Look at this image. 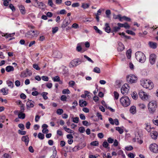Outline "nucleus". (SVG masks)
<instances>
[{
	"instance_id": "obj_1",
	"label": "nucleus",
	"mask_w": 158,
	"mask_h": 158,
	"mask_svg": "<svg viewBox=\"0 0 158 158\" xmlns=\"http://www.w3.org/2000/svg\"><path fill=\"white\" fill-rule=\"evenodd\" d=\"M140 84L144 88L149 89H151L153 87V83L149 79H142L140 81Z\"/></svg>"
},
{
	"instance_id": "obj_2",
	"label": "nucleus",
	"mask_w": 158,
	"mask_h": 158,
	"mask_svg": "<svg viewBox=\"0 0 158 158\" xmlns=\"http://www.w3.org/2000/svg\"><path fill=\"white\" fill-rule=\"evenodd\" d=\"M157 107V102L155 101H152L149 102L148 104V108L150 113H154Z\"/></svg>"
},
{
	"instance_id": "obj_3",
	"label": "nucleus",
	"mask_w": 158,
	"mask_h": 158,
	"mask_svg": "<svg viewBox=\"0 0 158 158\" xmlns=\"http://www.w3.org/2000/svg\"><path fill=\"white\" fill-rule=\"evenodd\" d=\"M136 59L141 63H144L146 60V57L145 54L141 52H137L135 53Z\"/></svg>"
},
{
	"instance_id": "obj_4",
	"label": "nucleus",
	"mask_w": 158,
	"mask_h": 158,
	"mask_svg": "<svg viewBox=\"0 0 158 158\" xmlns=\"http://www.w3.org/2000/svg\"><path fill=\"white\" fill-rule=\"evenodd\" d=\"M120 102L121 105L124 107L129 106L131 103V101L127 96H123L120 99Z\"/></svg>"
},
{
	"instance_id": "obj_5",
	"label": "nucleus",
	"mask_w": 158,
	"mask_h": 158,
	"mask_svg": "<svg viewBox=\"0 0 158 158\" xmlns=\"http://www.w3.org/2000/svg\"><path fill=\"white\" fill-rule=\"evenodd\" d=\"M135 139L137 140L138 142L140 144H142L143 142V140L141 139L142 136V134L141 131L138 129H136L135 133Z\"/></svg>"
},
{
	"instance_id": "obj_6",
	"label": "nucleus",
	"mask_w": 158,
	"mask_h": 158,
	"mask_svg": "<svg viewBox=\"0 0 158 158\" xmlns=\"http://www.w3.org/2000/svg\"><path fill=\"white\" fill-rule=\"evenodd\" d=\"M130 89V86L127 84H125L122 86L121 89V93L124 95L127 94Z\"/></svg>"
},
{
	"instance_id": "obj_7",
	"label": "nucleus",
	"mask_w": 158,
	"mask_h": 158,
	"mask_svg": "<svg viewBox=\"0 0 158 158\" xmlns=\"http://www.w3.org/2000/svg\"><path fill=\"white\" fill-rule=\"evenodd\" d=\"M137 80L136 76L134 75L128 76L127 77V80L129 83H135Z\"/></svg>"
},
{
	"instance_id": "obj_8",
	"label": "nucleus",
	"mask_w": 158,
	"mask_h": 158,
	"mask_svg": "<svg viewBox=\"0 0 158 158\" xmlns=\"http://www.w3.org/2000/svg\"><path fill=\"white\" fill-rule=\"evenodd\" d=\"M150 150L155 153H157L158 152V146L155 143H152L150 144L149 147Z\"/></svg>"
},
{
	"instance_id": "obj_9",
	"label": "nucleus",
	"mask_w": 158,
	"mask_h": 158,
	"mask_svg": "<svg viewBox=\"0 0 158 158\" xmlns=\"http://www.w3.org/2000/svg\"><path fill=\"white\" fill-rule=\"evenodd\" d=\"M32 74L30 71L27 69L25 70L22 71L21 73L20 77H25L28 76H30Z\"/></svg>"
},
{
	"instance_id": "obj_10",
	"label": "nucleus",
	"mask_w": 158,
	"mask_h": 158,
	"mask_svg": "<svg viewBox=\"0 0 158 158\" xmlns=\"http://www.w3.org/2000/svg\"><path fill=\"white\" fill-rule=\"evenodd\" d=\"M139 94L140 98L142 100H145L148 98V95L147 94L142 90H140Z\"/></svg>"
},
{
	"instance_id": "obj_11",
	"label": "nucleus",
	"mask_w": 158,
	"mask_h": 158,
	"mask_svg": "<svg viewBox=\"0 0 158 158\" xmlns=\"http://www.w3.org/2000/svg\"><path fill=\"white\" fill-rule=\"evenodd\" d=\"M79 61L77 59L72 60L70 63L69 66L70 68L75 67L79 64Z\"/></svg>"
},
{
	"instance_id": "obj_12",
	"label": "nucleus",
	"mask_w": 158,
	"mask_h": 158,
	"mask_svg": "<svg viewBox=\"0 0 158 158\" xmlns=\"http://www.w3.org/2000/svg\"><path fill=\"white\" fill-rule=\"evenodd\" d=\"M156 56L154 54L150 55L149 57V61L150 63L152 64H153L155 62Z\"/></svg>"
},
{
	"instance_id": "obj_13",
	"label": "nucleus",
	"mask_w": 158,
	"mask_h": 158,
	"mask_svg": "<svg viewBox=\"0 0 158 158\" xmlns=\"http://www.w3.org/2000/svg\"><path fill=\"white\" fill-rule=\"evenodd\" d=\"M52 55L54 57L58 58H61L62 56L61 53L58 51H54Z\"/></svg>"
},
{
	"instance_id": "obj_14",
	"label": "nucleus",
	"mask_w": 158,
	"mask_h": 158,
	"mask_svg": "<svg viewBox=\"0 0 158 158\" xmlns=\"http://www.w3.org/2000/svg\"><path fill=\"white\" fill-rule=\"evenodd\" d=\"M109 121L111 124L113 125L115 124L116 125H118L119 124V123L118 120L117 119H115L114 120L111 118H109L108 119Z\"/></svg>"
},
{
	"instance_id": "obj_15",
	"label": "nucleus",
	"mask_w": 158,
	"mask_h": 158,
	"mask_svg": "<svg viewBox=\"0 0 158 158\" xmlns=\"http://www.w3.org/2000/svg\"><path fill=\"white\" fill-rule=\"evenodd\" d=\"M48 126L46 124H43L42 126V127L43 128L42 132L44 134L47 133L48 132V130L47 129Z\"/></svg>"
},
{
	"instance_id": "obj_16",
	"label": "nucleus",
	"mask_w": 158,
	"mask_h": 158,
	"mask_svg": "<svg viewBox=\"0 0 158 158\" xmlns=\"http://www.w3.org/2000/svg\"><path fill=\"white\" fill-rule=\"evenodd\" d=\"M105 27L104 28L105 31L108 33H110L111 32L110 27L109 23H106L105 25Z\"/></svg>"
},
{
	"instance_id": "obj_17",
	"label": "nucleus",
	"mask_w": 158,
	"mask_h": 158,
	"mask_svg": "<svg viewBox=\"0 0 158 158\" xmlns=\"http://www.w3.org/2000/svg\"><path fill=\"white\" fill-rule=\"evenodd\" d=\"M19 112V113L18 114V116L19 118L20 119H23L25 117V114L24 113H23V112L22 111H19L17 110L15 111V112Z\"/></svg>"
},
{
	"instance_id": "obj_18",
	"label": "nucleus",
	"mask_w": 158,
	"mask_h": 158,
	"mask_svg": "<svg viewBox=\"0 0 158 158\" xmlns=\"http://www.w3.org/2000/svg\"><path fill=\"white\" fill-rule=\"evenodd\" d=\"M22 141L24 142L25 144L27 146L29 141V138L27 135L23 136L22 138Z\"/></svg>"
},
{
	"instance_id": "obj_19",
	"label": "nucleus",
	"mask_w": 158,
	"mask_h": 158,
	"mask_svg": "<svg viewBox=\"0 0 158 158\" xmlns=\"http://www.w3.org/2000/svg\"><path fill=\"white\" fill-rule=\"evenodd\" d=\"M117 49L118 51L119 52L122 51L124 49V45L121 42H120L118 43Z\"/></svg>"
},
{
	"instance_id": "obj_20",
	"label": "nucleus",
	"mask_w": 158,
	"mask_h": 158,
	"mask_svg": "<svg viewBox=\"0 0 158 158\" xmlns=\"http://www.w3.org/2000/svg\"><path fill=\"white\" fill-rule=\"evenodd\" d=\"M35 5L39 8L41 9H43L44 8L45 6V4L44 3H43L42 2H37L36 4Z\"/></svg>"
},
{
	"instance_id": "obj_21",
	"label": "nucleus",
	"mask_w": 158,
	"mask_h": 158,
	"mask_svg": "<svg viewBox=\"0 0 158 158\" xmlns=\"http://www.w3.org/2000/svg\"><path fill=\"white\" fill-rule=\"evenodd\" d=\"M152 138L154 139H156L158 135V133L156 131H153L151 134Z\"/></svg>"
},
{
	"instance_id": "obj_22",
	"label": "nucleus",
	"mask_w": 158,
	"mask_h": 158,
	"mask_svg": "<svg viewBox=\"0 0 158 158\" xmlns=\"http://www.w3.org/2000/svg\"><path fill=\"white\" fill-rule=\"evenodd\" d=\"M34 103L33 101L32 100H29L27 102V106L29 108L33 107L34 106Z\"/></svg>"
},
{
	"instance_id": "obj_23",
	"label": "nucleus",
	"mask_w": 158,
	"mask_h": 158,
	"mask_svg": "<svg viewBox=\"0 0 158 158\" xmlns=\"http://www.w3.org/2000/svg\"><path fill=\"white\" fill-rule=\"evenodd\" d=\"M8 89L3 88L0 90V92L2 93L3 95H6L8 94Z\"/></svg>"
},
{
	"instance_id": "obj_24",
	"label": "nucleus",
	"mask_w": 158,
	"mask_h": 158,
	"mask_svg": "<svg viewBox=\"0 0 158 158\" xmlns=\"http://www.w3.org/2000/svg\"><path fill=\"white\" fill-rule=\"evenodd\" d=\"M19 10L22 14L24 15L25 14V9L24 7L22 5H21L19 6Z\"/></svg>"
},
{
	"instance_id": "obj_25",
	"label": "nucleus",
	"mask_w": 158,
	"mask_h": 158,
	"mask_svg": "<svg viewBox=\"0 0 158 158\" xmlns=\"http://www.w3.org/2000/svg\"><path fill=\"white\" fill-rule=\"evenodd\" d=\"M76 50L78 52H80L81 53L85 51V50L84 49H83L81 48V46L80 44H78L76 48Z\"/></svg>"
},
{
	"instance_id": "obj_26",
	"label": "nucleus",
	"mask_w": 158,
	"mask_h": 158,
	"mask_svg": "<svg viewBox=\"0 0 158 158\" xmlns=\"http://www.w3.org/2000/svg\"><path fill=\"white\" fill-rule=\"evenodd\" d=\"M148 44L150 47L153 49H155L157 47V44L152 42H149Z\"/></svg>"
},
{
	"instance_id": "obj_27",
	"label": "nucleus",
	"mask_w": 158,
	"mask_h": 158,
	"mask_svg": "<svg viewBox=\"0 0 158 158\" xmlns=\"http://www.w3.org/2000/svg\"><path fill=\"white\" fill-rule=\"evenodd\" d=\"M130 112L132 114H135L136 112V107L134 106H131L130 109Z\"/></svg>"
},
{
	"instance_id": "obj_28",
	"label": "nucleus",
	"mask_w": 158,
	"mask_h": 158,
	"mask_svg": "<svg viewBox=\"0 0 158 158\" xmlns=\"http://www.w3.org/2000/svg\"><path fill=\"white\" fill-rule=\"evenodd\" d=\"M6 70L7 72H9L14 71V69L13 66L10 65L6 67Z\"/></svg>"
},
{
	"instance_id": "obj_29",
	"label": "nucleus",
	"mask_w": 158,
	"mask_h": 158,
	"mask_svg": "<svg viewBox=\"0 0 158 158\" xmlns=\"http://www.w3.org/2000/svg\"><path fill=\"white\" fill-rule=\"evenodd\" d=\"M145 129L148 132H150L151 131V128L150 124L149 123H146L145 124Z\"/></svg>"
},
{
	"instance_id": "obj_30",
	"label": "nucleus",
	"mask_w": 158,
	"mask_h": 158,
	"mask_svg": "<svg viewBox=\"0 0 158 158\" xmlns=\"http://www.w3.org/2000/svg\"><path fill=\"white\" fill-rule=\"evenodd\" d=\"M70 23V21L69 20H64L63 22V25L62 27H65L67 25L69 24Z\"/></svg>"
},
{
	"instance_id": "obj_31",
	"label": "nucleus",
	"mask_w": 158,
	"mask_h": 158,
	"mask_svg": "<svg viewBox=\"0 0 158 158\" xmlns=\"http://www.w3.org/2000/svg\"><path fill=\"white\" fill-rule=\"evenodd\" d=\"M79 105L81 107L85 106L87 105V102L85 101L82 100L79 101Z\"/></svg>"
},
{
	"instance_id": "obj_32",
	"label": "nucleus",
	"mask_w": 158,
	"mask_h": 158,
	"mask_svg": "<svg viewBox=\"0 0 158 158\" xmlns=\"http://www.w3.org/2000/svg\"><path fill=\"white\" fill-rule=\"evenodd\" d=\"M131 50L129 49L127 50L126 52V56L128 59H130L131 57Z\"/></svg>"
},
{
	"instance_id": "obj_33",
	"label": "nucleus",
	"mask_w": 158,
	"mask_h": 158,
	"mask_svg": "<svg viewBox=\"0 0 158 158\" xmlns=\"http://www.w3.org/2000/svg\"><path fill=\"white\" fill-rule=\"evenodd\" d=\"M6 84L8 85V87L12 88L14 86V84L13 82L10 80H7L6 81Z\"/></svg>"
},
{
	"instance_id": "obj_34",
	"label": "nucleus",
	"mask_w": 158,
	"mask_h": 158,
	"mask_svg": "<svg viewBox=\"0 0 158 158\" xmlns=\"http://www.w3.org/2000/svg\"><path fill=\"white\" fill-rule=\"evenodd\" d=\"M118 155L121 156L122 158H125V157L124 154L123 153V151L122 150H119L117 153Z\"/></svg>"
},
{
	"instance_id": "obj_35",
	"label": "nucleus",
	"mask_w": 158,
	"mask_h": 158,
	"mask_svg": "<svg viewBox=\"0 0 158 158\" xmlns=\"http://www.w3.org/2000/svg\"><path fill=\"white\" fill-rule=\"evenodd\" d=\"M90 4L88 3H82L81 7L84 9H86L89 8Z\"/></svg>"
},
{
	"instance_id": "obj_36",
	"label": "nucleus",
	"mask_w": 158,
	"mask_h": 158,
	"mask_svg": "<svg viewBox=\"0 0 158 158\" xmlns=\"http://www.w3.org/2000/svg\"><path fill=\"white\" fill-rule=\"evenodd\" d=\"M94 28L96 32L100 34H102V31L99 29L96 26H94Z\"/></svg>"
},
{
	"instance_id": "obj_37",
	"label": "nucleus",
	"mask_w": 158,
	"mask_h": 158,
	"mask_svg": "<svg viewBox=\"0 0 158 158\" xmlns=\"http://www.w3.org/2000/svg\"><path fill=\"white\" fill-rule=\"evenodd\" d=\"M113 94L114 99H118L119 96V94L116 91H114Z\"/></svg>"
},
{
	"instance_id": "obj_38",
	"label": "nucleus",
	"mask_w": 158,
	"mask_h": 158,
	"mask_svg": "<svg viewBox=\"0 0 158 158\" xmlns=\"http://www.w3.org/2000/svg\"><path fill=\"white\" fill-rule=\"evenodd\" d=\"M120 29L118 27H114L112 28L111 31L112 32H116L118 31Z\"/></svg>"
},
{
	"instance_id": "obj_39",
	"label": "nucleus",
	"mask_w": 158,
	"mask_h": 158,
	"mask_svg": "<svg viewBox=\"0 0 158 158\" xmlns=\"http://www.w3.org/2000/svg\"><path fill=\"white\" fill-rule=\"evenodd\" d=\"M132 98L134 99H136L138 98V95L136 92H133L131 95Z\"/></svg>"
},
{
	"instance_id": "obj_40",
	"label": "nucleus",
	"mask_w": 158,
	"mask_h": 158,
	"mask_svg": "<svg viewBox=\"0 0 158 158\" xmlns=\"http://www.w3.org/2000/svg\"><path fill=\"white\" fill-rule=\"evenodd\" d=\"M57 154V151L56 149L53 150L52 155L50 156V158H55Z\"/></svg>"
},
{
	"instance_id": "obj_41",
	"label": "nucleus",
	"mask_w": 158,
	"mask_h": 158,
	"mask_svg": "<svg viewBox=\"0 0 158 158\" xmlns=\"http://www.w3.org/2000/svg\"><path fill=\"white\" fill-rule=\"evenodd\" d=\"M38 137L39 139L42 140L44 139V135L41 133H39L38 134Z\"/></svg>"
},
{
	"instance_id": "obj_42",
	"label": "nucleus",
	"mask_w": 158,
	"mask_h": 158,
	"mask_svg": "<svg viewBox=\"0 0 158 158\" xmlns=\"http://www.w3.org/2000/svg\"><path fill=\"white\" fill-rule=\"evenodd\" d=\"M48 94V93L47 92H44L42 93V96L44 99L46 100L48 98L47 95Z\"/></svg>"
},
{
	"instance_id": "obj_43",
	"label": "nucleus",
	"mask_w": 158,
	"mask_h": 158,
	"mask_svg": "<svg viewBox=\"0 0 158 158\" xmlns=\"http://www.w3.org/2000/svg\"><path fill=\"white\" fill-rule=\"evenodd\" d=\"M116 130L118 131L120 134H122L123 132V130L119 127H116Z\"/></svg>"
},
{
	"instance_id": "obj_44",
	"label": "nucleus",
	"mask_w": 158,
	"mask_h": 158,
	"mask_svg": "<svg viewBox=\"0 0 158 158\" xmlns=\"http://www.w3.org/2000/svg\"><path fill=\"white\" fill-rule=\"evenodd\" d=\"M69 86L72 88H73L74 86L76 85L75 82L73 81H70L69 82Z\"/></svg>"
},
{
	"instance_id": "obj_45",
	"label": "nucleus",
	"mask_w": 158,
	"mask_h": 158,
	"mask_svg": "<svg viewBox=\"0 0 158 158\" xmlns=\"http://www.w3.org/2000/svg\"><path fill=\"white\" fill-rule=\"evenodd\" d=\"M64 112L63 109H59L56 110V113L58 115H61Z\"/></svg>"
},
{
	"instance_id": "obj_46",
	"label": "nucleus",
	"mask_w": 158,
	"mask_h": 158,
	"mask_svg": "<svg viewBox=\"0 0 158 158\" xmlns=\"http://www.w3.org/2000/svg\"><path fill=\"white\" fill-rule=\"evenodd\" d=\"M72 119L73 120V121L76 123H78L79 122V118L78 117H72Z\"/></svg>"
},
{
	"instance_id": "obj_47",
	"label": "nucleus",
	"mask_w": 158,
	"mask_h": 158,
	"mask_svg": "<svg viewBox=\"0 0 158 158\" xmlns=\"http://www.w3.org/2000/svg\"><path fill=\"white\" fill-rule=\"evenodd\" d=\"M15 33H14L12 34H8L6 33L5 35L4 36L6 38H8L10 37H13L15 35Z\"/></svg>"
},
{
	"instance_id": "obj_48",
	"label": "nucleus",
	"mask_w": 158,
	"mask_h": 158,
	"mask_svg": "<svg viewBox=\"0 0 158 158\" xmlns=\"http://www.w3.org/2000/svg\"><path fill=\"white\" fill-rule=\"evenodd\" d=\"M126 32L129 34L131 35H135V33L133 31L130 30H127L126 31Z\"/></svg>"
},
{
	"instance_id": "obj_49",
	"label": "nucleus",
	"mask_w": 158,
	"mask_h": 158,
	"mask_svg": "<svg viewBox=\"0 0 158 158\" xmlns=\"http://www.w3.org/2000/svg\"><path fill=\"white\" fill-rule=\"evenodd\" d=\"M93 71L94 72L97 73H100V69L98 67H95Z\"/></svg>"
},
{
	"instance_id": "obj_50",
	"label": "nucleus",
	"mask_w": 158,
	"mask_h": 158,
	"mask_svg": "<svg viewBox=\"0 0 158 158\" xmlns=\"http://www.w3.org/2000/svg\"><path fill=\"white\" fill-rule=\"evenodd\" d=\"M73 106L71 107L72 109H74L75 107L78 105V103L76 101H74L72 104Z\"/></svg>"
},
{
	"instance_id": "obj_51",
	"label": "nucleus",
	"mask_w": 158,
	"mask_h": 158,
	"mask_svg": "<svg viewBox=\"0 0 158 158\" xmlns=\"http://www.w3.org/2000/svg\"><path fill=\"white\" fill-rule=\"evenodd\" d=\"M122 17L121 16V15H116L115 17H114V18L115 19H118L119 21L121 22L123 21V20L122 19Z\"/></svg>"
},
{
	"instance_id": "obj_52",
	"label": "nucleus",
	"mask_w": 158,
	"mask_h": 158,
	"mask_svg": "<svg viewBox=\"0 0 158 158\" xmlns=\"http://www.w3.org/2000/svg\"><path fill=\"white\" fill-rule=\"evenodd\" d=\"M62 93L63 94H69L70 93V91L68 89H64L62 91Z\"/></svg>"
},
{
	"instance_id": "obj_53",
	"label": "nucleus",
	"mask_w": 158,
	"mask_h": 158,
	"mask_svg": "<svg viewBox=\"0 0 158 158\" xmlns=\"http://www.w3.org/2000/svg\"><path fill=\"white\" fill-rule=\"evenodd\" d=\"M57 134L58 135L60 136H62L63 135V133L60 130H58L57 131Z\"/></svg>"
},
{
	"instance_id": "obj_54",
	"label": "nucleus",
	"mask_w": 158,
	"mask_h": 158,
	"mask_svg": "<svg viewBox=\"0 0 158 158\" xmlns=\"http://www.w3.org/2000/svg\"><path fill=\"white\" fill-rule=\"evenodd\" d=\"M33 67V68L37 70H39L40 69V68L39 67L38 65L36 64H34Z\"/></svg>"
},
{
	"instance_id": "obj_55",
	"label": "nucleus",
	"mask_w": 158,
	"mask_h": 158,
	"mask_svg": "<svg viewBox=\"0 0 158 158\" xmlns=\"http://www.w3.org/2000/svg\"><path fill=\"white\" fill-rule=\"evenodd\" d=\"M122 19L123 20V21L124 20L128 21H130L131 20V19L130 18L125 16L122 17Z\"/></svg>"
},
{
	"instance_id": "obj_56",
	"label": "nucleus",
	"mask_w": 158,
	"mask_h": 158,
	"mask_svg": "<svg viewBox=\"0 0 158 158\" xmlns=\"http://www.w3.org/2000/svg\"><path fill=\"white\" fill-rule=\"evenodd\" d=\"M85 128L84 127H80L79 128V131L81 133H83L85 132Z\"/></svg>"
},
{
	"instance_id": "obj_57",
	"label": "nucleus",
	"mask_w": 158,
	"mask_h": 158,
	"mask_svg": "<svg viewBox=\"0 0 158 158\" xmlns=\"http://www.w3.org/2000/svg\"><path fill=\"white\" fill-rule=\"evenodd\" d=\"M91 145H92L96 146H98V142L97 141H94L92 142L91 143Z\"/></svg>"
},
{
	"instance_id": "obj_58",
	"label": "nucleus",
	"mask_w": 158,
	"mask_h": 158,
	"mask_svg": "<svg viewBox=\"0 0 158 158\" xmlns=\"http://www.w3.org/2000/svg\"><path fill=\"white\" fill-rule=\"evenodd\" d=\"M48 4L51 7H52L54 5V4L52 2V0H48Z\"/></svg>"
},
{
	"instance_id": "obj_59",
	"label": "nucleus",
	"mask_w": 158,
	"mask_h": 158,
	"mask_svg": "<svg viewBox=\"0 0 158 158\" xmlns=\"http://www.w3.org/2000/svg\"><path fill=\"white\" fill-rule=\"evenodd\" d=\"M80 6V4L78 2H75L72 4V7H77Z\"/></svg>"
},
{
	"instance_id": "obj_60",
	"label": "nucleus",
	"mask_w": 158,
	"mask_h": 158,
	"mask_svg": "<svg viewBox=\"0 0 158 158\" xmlns=\"http://www.w3.org/2000/svg\"><path fill=\"white\" fill-rule=\"evenodd\" d=\"M42 79L43 80L45 81H48V77L47 76H43L41 77Z\"/></svg>"
},
{
	"instance_id": "obj_61",
	"label": "nucleus",
	"mask_w": 158,
	"mask_h": 158,
	"mask_svg": "<svg viewBox=\"0 0 158 158\" xmlns=\"http://www.w3.org/2000/svg\"><path fill=\"white\" fill-rule=\"evenodd\" d=\"M67 97L64 95H62L60 97V100L63 101H65L66 100Z\"/></svg>"
},
{
	"instance_id": "obj_62",
	"label": "nucleus",
	"mask_w": 158,
	"mask_h": 158,
	"mask_svg": "<svg viewBox=\"0 0 158 158\" xmlns=\"http://www.w3.org/2000/svg\"><path fill=\"white\" fill-rule=\"evenodd\" d=\"M52 79L54 81H59L60 80V77L57 76L53 77Z\"/></svg>"
},
{
	"instance_id": "obj_63",
	"label": "nucleus",
	"mask_w": 158,
	"mask_h": 158,
	"mask_svg": "<svg viewBox=\"0 0 158 158\" xmlns=\"http://www.w3.org/2000/svg\"><path fill=\"white\" fill-rule=\"evenodd\" d=\"M52 32L54 34L56 33L58 30V28L57 27H55L52 28Z\"/></svg>"
},
{
	"instance_id": "obj_64",
	"label": "nucleus",
	"mask_w": 158,
	"mask_h": 158,
	"mask_svg": "<svg viewBox=\"0 0 158 158\" xmlns=\"http://www.w3.org/2000/svg\"><path fill=\"white\" fill-rule=\"evenodd\" d=\"M65 131L69 133L74 134V131L69 128L66 129V130H65Z\"/></svg>"
}]
</instances>
